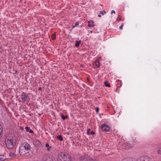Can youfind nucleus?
I'll return each instance as SVG.
<instances>
[{
	"instance_id": "1",
	"label": "nucleus",
	"mask_w": 161,
	"mask_h": 161,
	"mask_svg": "<svg viewBox=\"0 0 161 161\" xmlns=\"http://www.w3.org/2000/svg\"><path fill=\"white\" fill-rule=\"evenodd\" d=\"M31 150V146L27 142L21 144L19 147V153L20 155H25L29 153Z\"/></svg>"
},
{
	"instance_id": "2",
	"label": "nucleus",
	"mask_w": 161,
	"mask_h": 161,
	"mask_svg": "<svg viewBox=\"0 0 161 161\" xmlns=\"http://www.w3.org/2000/svg\"><path fill=\"white\" fill-rule=\"evenodd\" d=\"M58 161H71L69 155L65 153L61 152L58 155Z\"/></svg>"
},
{
	"instance_id": "3",
	"label": "nucleus",
	"mask_w": 161,
	"mask_h": 161,
	"mask_svg": "<svg viewBox=\"0 0 161 161\" xmlns=\"http://www.w3.org/2000/svg\"><path fill=\"white\" fill-rule=\"evenodd\" d=\"M5 144L8 148L11 149L14 148L15 143L12 139L7 138L5 140Z\"/></svg>"
},
{
	"instance_id": "4",
	"label": "nucleus",
	"mask_w": 161,
	"mask_h": 161,
	"mask_svg": "<svg viewBox=\"0 0 161 161\" xmlns=\"http://www.w3.org/2000/svg\"><path fill=\"white\" fill-rule=\"evenodd\" d=\"M42 161H55L53 157H50L47 154H45L42 158Z\"/></svg>"
},
{
	"instance_id": "5",
	"label": "nucleus",
	"mask_w": 161,
	"mask_h": 161,
	"mask_svg": "<svg viewBox=\"0 0 161 161\" xmlns=\"http://www.w3.org/2000/svg\"><path fill=\"white\" fill-rule=\"evenodd\" d=\"M152 159L147 156H144L140 157L137 159V161H151Z\"/></svg>"
},
{
	"instance_id": "6",
	"label": "nucleus",
	"mask_w": 161,
	"mask_h": 161,
	"mask_svg": "<svg viewBox=\"0 0 161 161\" xmlns=\"http://www.w3.org/2000/svg\"><path fill=\"white\" fill-rule=\"evenodd\" d=\"M101 129L103 131H108L110 129L109 126L106 124H103L101 126Z\"/></svg>"
},
{
	"instance_id": "7",
	"label": "nucleus",
	"mask_w": 161,
	"mask_h": 161,
	"mask_svg": "<svg viewBox=\"0 0 161 161\" xmlns=\"http://www.w3.org/2000/svg\"><path fill=\"white\" fill-rule=\"evenodd\" d=\"M135 142L133 143L132 144H130V143H126L125 144V147L126 149H130L133 146V145H135Z\"/></svg>"
},
{
	"instance_id": "8",
	"label": "nucleus",
	"mask_w": 161,
	"mask_h": 161,
	"mask_svg": "<svg viewBox=\"0 0 161 161\" xmlns=\"http://www.w3.org/2000/svg\"><path fill=\"white\" fill-rule=\"evenodd\" d=\"M35 144L38 149L41 147L42 146L41 142L38 140L36 141Z\"/></svg>"
},
{
	"instance_id": "9",
	"label": "nucleus",
	"mask_w": 161,
	"mask_h": 161,
	"mask_svg": "<svg viewBox=\"0 0 161 161\" xmlns=\"http://www.w3.org/2000/svg\"><path fill=\"white\" fill-rule=\"evenodd\" d=\"M24 94L21 95V99L25 102L26 99L28 98L29 96L28 94Z\"/></svg>"
},
{
	"instance_id": "10",
	"label": "nucleus",
	"mask_w": 161,
	"mask_h": 161,
	"mask_svg": "<svg viewBox=\"0 0 161 161\" xmlns=\"http://www.w3.org/2000/svg\"><path fill=\"white\" fill-rule=\"evenodd\" d=\"M88 26L89 27H93L95 25L94 24L93 21L92 20L88 21Z\"/></svg>"
},
{
	"instance_id": "11",
	"label": "nucleus",
	"mask_w": 161,
	"mask_h": 161,
	"mask_svg": "<svg viewBox=\"0 0 161 161\" xmlns=\"http://www.w3.org/2000/svg\"><path fill=\"white\" fill-rule=\"evenodd\" d=\"M25 129L26 131L29 132L30 133H33V131L30 129V128L28 126H26L25 127Z\"/></svg>"
},
{
	"instance_id": "12",
	"label": "nucleus",
	"mask_w": 161,
	"mask_h": 161,
	"mask_svg": "<svg viewBox=\"0 0 161 161\" xmlns=\"http://www.w3.org/2000/svg\"><path fill=\"white\" fill-rule=\"evenodd\" d=\"M81 43V41L80 40L79 41H76L75 46L76 47H78L79 46L80 43Z\"/></svg>"
},
{
	"instance_id": "13",
	"label": "nucleus",
	"mask_w": 161,
	"mask_h": 161,
	"mask_svg": "<svg viewBox=\"0 0 161 161\" xmlns=\"http://www.w3.org/2000/svg\"><path fill=\"white\" fill-rule=\"evenodd\" d=\"M80 161H86V157L84 156H81L80 158Z\"/></svg>"
},
{
	"instance_id": "14",
	"label": "nucleus",
	"mask_w": 161,
	"mask_h": 161,
	"mask_svg": "<svg viewBox=\"0 0 161 161\" xmlns=\"http://www.w3.org/2000/svg\"><path fill=\"white\" fill-rule=\"evenodd\" d=\"M57 138L60 141H62L63 140V137L61 135H59L58 136H57Z\"/></svg>"
},
{
	"instance_id": "15",
	"label": "nucleus",
	"mask_w": 161,
	"mask_h": 161,
	"mask_svg": "<svg viewBox=\"0 0 161 161\" xmlns=\"http://www.w3.org/2000/svg\"><path fill=\"white\" fill-rule=\"evenodd\" d=\"M94 65H95L97 67H98L99 66V62L98 61H96L95 63H94Z\"/></svg>"
},
{
	"instance_id": "16",
	"label": "nucleus",
	"mask_w": 161,
	"mask_h": 161,
	"mask_svg": "<svg viewBox=\"0 0 161 161\" xmlns=\"http://www.w3.org/2000/svg\"><path fill=\"white\" fill-rule=\"evenodd\" d=\"M5 159L4 156L3 155H0V161H3Z\"/></svg>"
},
{
	"instance_id": "17",
	"label": "nucleus",
	"mask_w": 161,
	"mask_h": 161,
	"mask_svg": "<svg viewBox=\"0 0 161 161\" xmlns=\"http://www.w3.org/2000/svg\"><path fill=\"white\" fill-rule=\"evenodd\" d=\"M0 134H1L2 135H3V128L2 126L0 124Z\"/></svg>"
},
{
	"instance_id": "18",
	"label": "nucleus",
	"mask_w": 161,
	"mask_h": 161,
	"mask_svg": "<svg viewBox=\"0 0 161 161\" xmlns=\"http://www.w3.org/2000/svg\"><path fill=\"white\" fill-rule=\"evenodd\" d=\"M157 153L161 155V148L160 147H158L157 148Z\"/></svg>"
},
{
	"instance_id": "19",
	"label": "nucleus",
	"mask_w": 161,
	"mask_h": 161,
	"mask_svg": "<svg viewBox=\"0 0 161 161\" xmlns=\"http://www.w3.org/2000/svg\"><path fill=\"white\" fill-rule=\"evenodd\" d=\"M105 85L106 86L108 87H110V84L108 82V81H105Z\"/></svg>"
},
{
	"instance_id": "20",
	"label": "nucleus",
	"mask_w": 161,
	"mask_h": 161,
	"mask_svg": "<svg viewBox=\"0 0 161 161\" xmlns=\"http://www.w3.org/2000/svg\"><path fill=\"white\" fill-rule=\"evenodd\" d=\"M9 156L11 157H15L16 155L14 153H10L9 154Z\"/></svg>"
},
{
	"instance_id": "21",
	"label": "nucleus",
	"mask_w": 161,
	"mask_h": 161,
	"mask_svg": "<svg viewBox=\"0 0 161 161\" xmlns=\"http://www.w3.org/2000/svg\"><path fill=\"white\" fill-rule=\"evenodd\" d=\"M61 116L62 117V119L64 120L66 118H67V116H64L63 114H61Z\"/></svg>"
},
{
	"instance_id": "22",
	"label": "nucleus",
	"mask_w": 161,
	"mask_h": 161,
	"mask_svg": "<svg viewBox=\"0 0 161 161\" xmlns=\"http://www.w3.org/2000/svg\"><path fill=\"white\" fill-rule=\"evenodd\" d=\"M52 39H53V40L55 39V38H56V35H55V34H53L52 35Z\"/></svg>"
},
{
	"instance_id": "23",
	"label": "nucleus",
	"mask_w": 161,
	"mask_h": 161,
	"mask_svg": "<svg viewBox=\"0 0 161 161\" xmlns=\"http://www.w3.org/2000/svg\"><path fill=\"white\" fill-rule=\"evenodd\" d=\"M106 12L105 10H103V11H101L100 12V14H102V15H103L104 14H105Z\"/></svg>"
},
{
	"instance_id": "24",
	"label": "nucleus",
	"mask_w": 161,
	"mask_h": 161,
	"mask_svg": "<svg viewBox=\"0 0 161 161\" xmlns=\"http://www.w3.org/2000/svg\"><path fill=\"white\" fill-rule=\"evenodd\" d=\"M121 16L120 15H119L118 17V21H119L121 20Z\"/></svg>"
},
{
	"instance_id": "25",
	"label": "nucleus",
	"mask_w": 161,
	"mask_h": 161,
	"mask_svg": "<svg viewBox=\"0 0 161 161\" xmlns=\"http://www.w3.org/2000/svg\"><path fill=\"white\" fill-rule=\"evenodd\" d=\"M91 130L90 129H89L87 130V135H90V132Z\"/></svg>"
},
{
	"instance_id": "26",
	"label": "nucleus",
	"mask_w": 161,
	"mask_h": 161,
	"mask_svg": "<svg viewBox=\"0 0 161 161\" xmlns=\"http://www.w3.org/2000/svg\"><path fill=\"white\" fill-rule=\"evenodd\" d=\"M123 25H123V24L121 25L120 26V27H119V29H120V30L122 29V28H123Z\"/></svg>"
},
{
	"instance_id": "27",
	"label": "nucleus",
	"mask_w": 161,
	"mask_h": 161,
	"mask_svg": "<svg viewBox=\"0 0 161 161\" xmlns=\"http://www.w3.org/2000/svg\"><path fill=\"white\" fill-rule=\"evenodd\" d=\"M96 111L97 112V113H98V112L99 111V108H96Z\"/></svg>"
},
{
	"instance_id": "28",
	"label": "nucleus",
	"mask_w": 161,
	"mask_h": 161,
	"mask_svg": "<svg viewBox=\"0 0 161 161\" xmlns=\"http://www.w3.org/2000/svg\"><path fill=\"white\" fill-rule=\"evenodd\" d=\"M45 147H49V145L48 143H47L45 144Z\"/></svg>"
},
{
	"instance_id": "29",
	"label": "nucleus",
	"mask_w": 161,
	"mask_h": 161,
	"mask_svg": "<svg viewBox=\"0 0 161 161\" xmlns=\"http://www.w3.org/2000/svg\"><path fill=\"white\" fill-rule=\"evenodd\" d=\"M19 129L20 130H24V128L23 127L20 126L19 127Z\"/></svg>"
},
{
	"instance_id": "30",
	"label": "nucleus",
	"mask_w": 161,
	"mask_h": 161,
	"mask_svg": "<svg viewBox=\"0 0 161 161\" xmlns=\"http://www.w3.org/2000/svg\"><path fill=\"white\" fill-rule=\"evenodd\" d=\"M94 134H95V132L93 131H91L90 133V134H91V135H94Z\"/></svg>"
},
{
	"instance_id": "31",
	"label": "nucleus",
	"mask_w": 161,
	"mask_h": 161,
	"mask_svg": "<svg viewBox=\"0 0 161 161\" xmlns=\"http://www.w3.org/2000/svg\"><path fill=\"white\" fill-rule=\"evenodd\" d=\"M51 148L52 147L51 146H50L49 147H48L47 149V151H49L50 149H51Z\"/></svg>"
},
{
	"instance_id": "32",
	"label": "nucleus",
	"mask_w": 161,
	"mask_h": 161,
	"mask_svg": "<svg viewBox=\"0 0 161 161\" xmlns=\"http://www.w3.org/2000/svg\"><path fill=\"white\" fill-rule=\"evenodd\" d=\"M78 25V23L77 22H76L75 23V26H77Z\"/></svg>"
},
{
	"instance_id": "33",
	"label": "nucleus",
	"mask_w": 161,
	"mask_h": 161,
	"mask_svg": "<svg viewBox=\"0 0 161 161\" xmlns=\"http://www.w3.org/2000/svg\"><path fill=\"white\" fill-rule=\"evenodd\" d=\"M90 161H98L95 159L94 160L92 159L91 158V160H90Z\"/></svg>"
},
{
	"instance_id": "34",
	"label": "nucleus",
	"mask_w": 161,
	"mask_h": 161,
	"mask_svg": "<svg viewBox=\"0 0 161 161\" xmlns=\"http://www.w3.org/2000/svg\"><path fill=\"white\" fill-rule=\"evenodd\" d=\"M112 13H115V11L114 10H112L111 11V14Z\"/></svg>"
},
{
	"instance_id": "35",
	"label": "nucleus",
	"mask_w": 161,
	"mask_h": 161,
	"mask_svg": "<svg viewBox=\"0 0 161 161\" xmlns=\"http://www.w3.org/2000/svg\"><path fill=\"white\" fill-rule=\"evenodd\" d=\"M42 90V88H41V87H39V88H38V90L39 91V90Z\"/></svg>"
},
{
	"instance_id": "36",
	"label": "nucleus",
	"mask_w": 161,
	"mask_h": 161,
	"mask_svg": "<svg viewBox=\"0 0 161 161\" xmlns=\"http://www.w3.org/2000/svg\"><path fill=\"white\" fill-rule=\"evenodd\" d=\"M2 137V135L1 134H0V139Z\"/></svg>"
},
{
	"instance_id": "37",
	"label": "nucleus",
	"mask_w": 161,
	"mask_h": 161,
	"mask_svg": "<svg viewBox=\"0 0 161 161\" xmlns=\"http://www.w3.org/2000/svg\"><path fill=\"white\" fill-rule=\"evenodd\" d=\"M117 81L119 82H119H121V80H117Z\"/></svg>"
},
{
	"instance_id": "38",
	"label": "nucleus",
	"mask_w": 161,
	"mask_h": 161,
	"mask_svg": "<svg viewBox=\"0 0 161 161\" xmlns=\"http://www.w3.org/2000/svg\"><path fill=\"white\" fill-rule=\"evenodd\" d=\"M98 17H101V15H100V14H98Z\"/></svg>"
},
{
	"instance_id": "39",
	"label": "nucleus",
	"mask_w": 161,
	"mask_h": 161,
	"mask_svg": "<svg viewBox=\"0 0 161 161\" xmlns=\"http://www.w3.org/2000/svg\"><path fill=\"white\" fill-rule=\"evenodd\" d=\"M76 26H75V25L73 26V27H72V29H73L74 28V27H75Z\"/></svg>"
},
{
	"instance_id": "40",
	"label": "nucleus",
	"mask_w": 161,
	"mask_h": 161,
	"mask_svg": "<svg viewBox=\"0 0 161 161\" xmlns=\"http://www.w3.org/2000/svg\"><path fill=\"white\" fill-rule=\"evenodd\" d=\"M90 32H91V33H92V31H90Z\"/></svg>"
},
{
	"instance_id": "41",
	"label": "nucleus",
	"mask_w": 161,
	"mask_h": 161,
	"mask_svg": "<svg viewBox=\"0 0 161 161\" xmlns=\"http://www.w3.org/2000/svg\"><path fill=\"white\" fill-rule=\"evenodd\" d=\"M39 114V115H41V114Z\"/></svg>"
}]
</instances>
